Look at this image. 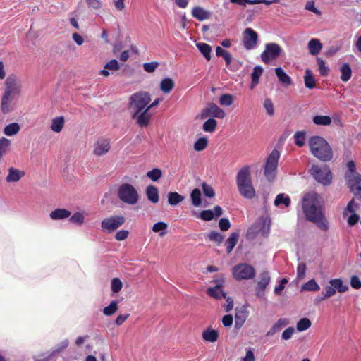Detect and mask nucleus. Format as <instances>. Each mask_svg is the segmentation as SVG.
Instances as JSON below:
<instances>
[{
	"mask_svg": "<svg viewBox=\"0 0 361 361\" xmlns=\"http://www.w3.org/2000/svg\"><path fill=\"white\" fill-rule=\"evenodd\" d=\"M319 195L315 192H309L304 195L302 208L306 219L314 223L322 231L329 230V222L322 211L319 200Z\"/></svg>",
	"mask_w": 361,
	"mask_h": 361,
	"instance_id": "obj_1",
	"label": "nucleus"
},
{
	"mask_svg": "<svg viewBox=\"0 0 361 361\" xmlns=\"http://www.w3.org/2000/svg\"><path fill=\"white\" fill-rule=\"evenodd\" d=\"M21 86L14 75H9L5 81V89L1 101V110L3 114L11 112L18 102Z\"/></svg>",
	"mask_w": 361,
	"mask_h": 361,
	"instance_id": "obj_2",
	"label": "nucleus"
},
{
	"mask_svg": "<svg viewBox=\"0 0 361 361\" xmlns=\"http://www.w3.org/2000/svg\"><path fill=\"white\" fill-rule=\"evenodd\" d=\"M312 154L320 161L326 162L333 158V151L327 141L320 136H312L309 140Z\"/></svg>",
	"mask_w": 361,
	"mask_h": 361,
	"instance_id": "obj_3",
	"label": "nucleus"
},
{
	"mask_svg": "<svg viewBox=\"0 0 361 361\" xmlns=\"http://www.w3.org/2000/svg\"><path fill=\"white\" fill-rule=\"evenodd\" d=\"M236 184L243 197L252 199L255 197L256 192L252 183L249 166H244L239 170L236 176Z\"/></svg>",
	"mask_w": 361,
	"mask_h": 361,
	"instance_id": "obj_4",
	"label": "nucleus"
},
{
	"mask_svg": "<svg viewBox=\"0 0 361 361\" xmlns=\"http://www.w3.org/2000/svg\"><path fill=\"white\" fill-rule=\"evenodd\" d=\"M151 101L150 94L147 92H139L130 97V108L133 110V118L141 111H144Z\"/></svg>",
	"mask_w": 361,
	"mask_h": 361,
	"instance_id": "obj_5",
	"label": "nucleus"
},
{
	"mask_svg": "<svg viewBox=\"0 0 361 361\" xmlns=\"http://www.w3.org/2000/svg\"><path fill=\"white\" fill-rule=\"evenodd\" d=\"M118 197L123 202L130 205L135 204L139 200L137 190L130 183H123L119 186Z\"/></svg>",
	"mask_w": 361,
	"mask_h": 361,
	"instance_id": "obj_6",
	"label": "nucleus"
},
{
	"mask_svg": "<svg viewBox=\"0 0 361 361\" xmlns=\"http://www.w3.org/2000/svg\"><path fill=\"white\" fill-rule=\"evenodd\" d=\"M312 177L324 185H329L332 181V173L327 166L313 165L310 169Z\"/></svg>",
	"mask_w": 361,
	"mask_h": 361,
	"instance_id": "obj_7",
	"label": "nucleus"
},
{
	"mask_svg": "<svg viewBox=\"0 0 361 361\" xmlns=\"http://www.w3.org/2000/svg\"><path fill=\"white\" fill-rule=\"evenodd\" d=\"M279 157L280 153L277 149L272 150L267 157L264 166V176L270 180L275 177Z\"/></svg>",
	"mask_w": 361,
	"mask_h": 361,
	"instance_id": "obj_8",
	"label": "nucleus"
},
{
	"mask_svg": "<svg viewBox=\"0 0 361 361\" xmlns=\"http://www.w3.org/2000/svg\"><path fill=\"white\" fill-rule=\"evenodd\" d=\"M233 275L237 280L252 279L255 276V269L248 264L242 263L233 267Z\"/></svg>",
	"mask_w": 361,
	"mask_h": 361,
	"instance_id": "obj_9",
	"label": "nucleus"
},
{
	"mask_svg": "<svg viewBox=\"0 0 361 361\" xmlns=\"http://www.w3.org/2000/svg\"><path fill=\"white\" fill-rule=\"evenodd\" d=\"M281 52L282 49L278 44L268 43L265 45L264 51L261 54V59L264 63L269 64L276 59Z\"/></svg>",
	"mask_w": 361,
	"mask_h": 361,
	"instance_id": "obj_10",
	"label": "nucleus"
},
{
	"mask_svg": "<svg viewBox=\"0 0 361 361\" xmlns=\"http://www.w3.org/2000/svg\"><path fill=\"white\" fill-rule=\"evenodd\" d=\"M125 221L126 219L122 215L112 216L103 219L101 223V227L102 230L111 233L118 229Z\"/></svg>",
	"mask_w": 361,
	"mask_h": 361,
	"instance_id": "obj_11",
	"label": "nucleus"
},
{
	"mask_svg": "<svg viewBox=\"0 0 361 361\" xmlns=\"http://www.w3.org/2000/svg\"><path fill=\"white\" fill-rule=\"evenodd\" d=\"M257 39L258 35L252 28L247 27L244 30L243 44L246 49L250 50L254 49L257 45Z\"/></svg>",
	"mask_w": 361,
	"mask_h": 361,
	"instance_id": "obj_12",
	"label": "nucleus"
},
{
	"mask_svg": "<svg viewBox=\"0 0 361 361\" xmlns=\"http://www.w3.org/2000/svg\"><path fill=\"white\" fill-rule=\"evenodd\" d=\"M348 185L355 197L361 201V175L355 173L353 177H349Z\"/></svg>",
	"mask_w": 361,
	"mask_h": 361,
	"instance_id": "obj_13",
	"label": "nucleus"
},
{
	"mask_svg": "<svg viewBox=\"0 0 361 361\" xmlns=\"http://www.w3.org/2000/svg\"><path fill=\"white\" fill-rule=\"evenodd\" d=\"M110 140L106 138H99L94 144L93 153L94 155L100 157L106 154L110 149Z\"/></svg>",
	"mask_w": 361,
	"mask_h": 361,
	"instance_id": "obj_14",
	"label": "nucleus"
},
{
	"mask_svg": "<svg viewBox=\"0 0 361 361\" xmlns=\"http://www.w3.org/2000/svg\"><path fill=\"white\" fill-rule=\"evenodd\" d=\"M329 283L331 286L326 288V293H336V290L339 293H344L348 290V286L344 284L340 279H331Z\"/></svg>",
	"mask_w": 361,
	"mask_h": 361,
	"instance_id": "obj_15",
	"label": "nucleus"
},
{
	"mask_svg": "<svg viewBox=\"0 0 361 361\" xmlns=\"http://www.w3.org/2000/svg\"><path fill=\"white\" fill-rule=\"evenodd\" d=\"M271 280L270 274L264 271L259 274L257 283L256 290L257 293L264 292Z\"/></svg>",
	"mask_w": 361,
	"mask_h": 361,
	"instance_id": "obj_16",
	"label": "nucleus"
},
{
	"mask_svg": "<svg viewBox=\"0 0 361 361\" xmlns=\"http://www.w3.org/2000/svg\"><path fill=\"white\" fill-rule=\"evenodd\" d=\"M289 324V319L287 318H280L268 331L267 336H271L276 332L281 331L283 327Z\"/></svg>",
	"mask_w": 361,
	"mask_h": 361,
	"instance_id": "obj_17",
	"label": "nucleus"
},
{
	"mask_svg": "<svg viewBox=\"0 0 361 361\" xmlns=\"http://www.w3.org/2000/svg\"><path fill=\"white\" fill-rule=\"evenodd\" d=\"M148 109H145L138 114L135 118L140 127H147L149 123L152 115L148 113Z\"/></svg>",
	"mask_w": 361,
	"mask_h": 361,
	"instance_id": "obj_18",
	"label": "nucleus"
},
{
	"mask_svg": "<svg viewBox=\"0 0 361 361\" xmlns=\"http://www.w3.org/2000/svg\"><path fill=\"white\" fill-rule=\"evenodd\" d=\"M322 47L323 46L321 42L316 38L311 39L307 44L309 52L311 55L313 56H317L319 54L322 49Z\"/></svg>",
	"mask_w": 361,
	"mask_h": 361,
	"instance_id": "obj_19",
	"label": "nucleus"
},
{
	"mask_svg": "<svg viewBox=\"0 0 361 361\" xmlns=\"http://www.w3.org/2000/svg\"><path fill=\"white\" fill-rule=\"evenodd\" d=\"M120 69V65L116 59H111L104 66V68L100 71V74L104 77H108L110 73L109 71H116Z\"/></svg>",
	"mask_w": 361,
	"mask_h": 361,
	"instance_id": "obj_20",
	"label": "nucleus"
},
{
	"mask_svg": "<svg viewBox=\"0 0 361 361\" xmlns=\"http://www.w3.org/2000/svg\"><path fill=\"white\" fill-rule=\"evenodd\" d=\"M192 16L198 20L202 21L210 18V12L200 6H195L192 10Z\"/></svg>",
	"mask_w": 361,
	"mask_h": 361,
	"instance_id": "obj_21",
	"label": "nucleus"
},
{
	"mask_svg": "<svg viewBox=\"0 0 361 361\" xmlns=\"http://www.w3.org/2000/svg\"><path fill=\"white\" fill-rule=\"evenodd\" d=\"M239 238V233L233 232L225 242L226 250L228 254L231 253L236 245Z\"/></svg>",
	"mask_w": 361,
	"mask_h": 361,
	"instance_id": "obj_22",
	"label": "nucleus"
},
{
	"mask_svg": "<svg viewBox=\"0 0 361 361\" xmlns=\"http://www.w3.org/2000/svg\"><path fill=\"white\" fill-rule=\"evenodd\" d=\"M71 216V212L66 209H56L55 210L52 211L49 216L52 220H61L64 219Z\"/></svg>",
	"mask_w": 361,
	"mask_h": 361,
	"instance_id": "obj_23",
	"label": "nucleus"
},
{
	"mask_svg": "<svg viewBox=\"0 0 361 361\" xmlns=\"http://www.w3.org/2000/svg\"><path fill=\"white\" fill-rule=\"evenodd\" d=\"M207 116H211L218 118H223L225 116V112L216 104L210 105L207 109Z\"/></svg>",
	"mask_w": 361,
	"mask_h": 361,
	"instance_id": "obj_24",
	"label": "nucleus"
},
{
	"mask_svg": "<svg viewBox=\"0 0 361 361\" xmlns=\"http://www.w3.org/2000/svg\"><path fill=\"white\" fill-rule=\"evenodd\" d=\"M263 68L262 66H257L254 67L253 71L251 73V85L250 89H254L259 83V78L262 75Z\"/></svg>",
	"mask_w": 361,
	"mask_h": 361,
	"instance_id": "obj_25",
	"label": "nucleus"
},
{
	"mask_svg": "<svg viewBox=\"0 0 361 361\" xmlns=\"http://www.w3.org/2000/svg\"><path fill=\"white\" fill-rule=\"evenodd\" d=\"M25 173L18 169H14L13 167H11L8 169V174L6 177V180L8 182H17L23 176Z\"/></svg>",
	"mask_w": 361,
	"mask_h": 361,
	"instance_id": "obj_26",
	"label": "nucleus"
},
{
	"mask_svg": "<svg viewBox=\"0 0 361 361\" xmlns=\"http://www.w3.org/2000/svg\"><path fill=\"white\" fill-rule=\"evenodd\" d=\"M147 199L152 203H157L159 200L158 189L156 186L150 185L146 189Z\"/></svg>",
	"mask_w": 361,
	"mask_h": 361,
	"instance_id": "obj_27",
	"label": "nucleus"
},
{
	"mask_svg": "<svg viewBox=\"0 0 361 361\" xmlns=\"http://www.w3.org/2000/svg\"><path fill=\"white\" fill-rule=\"evenodd\" d=\"M276 75L278 77L279 80L285 85L286 86H289L292 83V80L289 75H288L286 72L281 68H276L275 69Z\"/></svg>",
	"mask_w": 361,
	"mask_h": 361,
	"instance_id": "obj_28",
	"label": "nucleus"
},
{
	"mask_svg": "<svg viewBox=\"0 0 361 361\" xmlns=\"http://www.w3.org/2000/svg\"><path fill=\"white\" fill-rule=\"evenodd\" d=\"M174 87V81L169 78H164L160 82V90L166 94L170 93Z\"/></svg>",
	"mask_w": 361,
	"mask_h": 361,
	"instance_id": "obj_29",
	"label": "nucleus"
},
{
	"mask_svg": "<svg viewBox=\"0 0 361 361\" xmlns=\"http://www.w3.org/2000/svg\"><path fill=\"white\" fill-rule=\"evenodd\" d=\"M202 338L207 342L214 343L217 341L219 338V333L216 330L207 329L203 331Z\"/></svg>",
	"mask_w": 361,
	"mask_h": 361,
	"instance_id": "obj_30",
	"label": "nucleus"
},
{
	"mask_svg": "<svg viewBox=\"0 0 361 361\" xmlns=\"http://www.w3.org/2000/svg\"><path fill=\"white\" fill-rule=\"evenodd\" d=\"M184 196L177 192H169L168 193V202L171 206H176L184 200Z\"/></svg>",
	"mask_w": 361,
	"mask_h": 361,
	"instance_id": "obj_31",
	"label": "nucleus"
},
{
	"mask_svg": "<svg viewBox=\"0 0 361 361\" xmlns=\"http://www.w3.org/2000/svg\"><path fill=\"white\" fill-rule=\"evenodd\" d=\"M290 198L283 193L279 194L274 202V205L278 207L281 204H283L286 207H288L290 205Z\"/></svg>",
	"mask_w": 361,
	"mask_h": 361,
	"instance_id": "obj_32",
	"label": "nucleus"
},
{
	"mask_svg": "<svg viewBox=\"0 0 361 361\" xmlns=\"http://www.w3.org/2000/svg\"><path fill=\"white\" fill-rule=\"evenodd\" d=\"M320 290L319 286L314 279H310L301 287V291L317 292Z\"/></svg>",
	"mask_w": 361,
	"mask_h": 361,
	"instance_id": "obj_33",
	"label": "nucleus"
},
{
	"mask_svg": "<svg viewBox=\"0 0 361 361\" xmlns=\"http://www.w3.org/2000/svg\"><path fill=\"white\" fill-rule=\"evenodd\" d=\"M64 118L63 116H59L52 120L51 129L56 133H59L62 130L64 126Z\"/></svg>",
	"mask_w": 361,
	"mask_h": 361,
	"instance_id": "obj_34",
	"label": "nucleus"
},
{
	"mask_svg": "<svg viewBox=\"0 0 361 361\" xmlns=\"http://www.w3.org/2000/svg\"><path fill=\"white\" fill-rule=\"evenodd\" d=\"M341 80L343 82H348L352 75V70L348 63H344L341 66Z\"/></svg>",
	"mask_w": 361,
	"mask_h": 361,
	"instance_id": "obj_35",
	"label": "nucleus"
},
{
	"mask_svg": "<svg viewBox=\"0 0 361 361\" xmlns=\"http://www.w3.org/2000/svg\"><path fill=\"white\" fill-rule=\"evenodd\" d=\"M199 51L202 53V54L205 57L207 61L211 59V51L212 47L204 42H200L196 44Z\"/></svg>",
	"mask_w": 361,
	"mask_h": 361,
	"instance_id": "obj_36",
	"label": "nucleus"
},
{
	"mask_svg": "<svg viewBox=\"0 0 361 361\" xmlns=\"http://www.w3.org/2000/svg\"><path fill=\"white\" fill-rule=\"evenodd\" d=\"M305 85L308 89H312L316 86V81L310 69L305 71V75L304 76Z\"/></svg>",
	"mask_w": 361,
	"mask_h": 361,
	"instance_id": "obj_37",
	"label": "nucleus"
},
{
	"mask_svg": "<svg viewBox=\"0 0 361 361\" xmlns=\"http://www.w3.org/2000/svg\"><path fill=\"white\" fill-rule=\"evenodd\" d=\"M190 199L193 206L197 207L201 205L202 195L200 190L198 188H195L192 190L190 193Z\"/></svg>",
	"mask_w": 361,
	"mask_h": 361,
	"instance_id": "obj_38",
	"label": "nucleus"
},
{
	"mask_svg": "<svg viewBox=\"0 0 361 361\" xmlns=\"http://www.w3.org/2000/svg\"><path fill=\"white\" fill-rule=\"evenodd\" d=\"M20 130V126L17 123H12L7 125L4 130V133L7 136L16 135Z\"/></svg>",
	"mask_w": 361,
	"mask_h": 361,
	"instance_id": "obj_39",
	"label": "nucleus"
},
{
	"mask_svg": "<svg viewBox=\"0 0 361 361\" xmlns=\"http://www.w3.org/2000/svg\"><path fill=\"white\" fill-rule=\"evenodd\" d=\"M312 120L313 123L318 126H329L331 123V118L329 116H315Z\"/></svg>",
	"mask_w": 361,
	"mask_h": 361,
	"instance_id": "obj_40",
	"label": "nucleus"
},
{
	"mask_svg": "<svg viewBox=\"0 0 361 361\" xmlns=\"http://www.w3.org/2000/svg\"><path fill=\"white\" fill-rule=\"evenodd\" d=\"M11 147V140L6 138H0V161L4 155H5L9 150Z\"/></svg>",
	"mask_w": 361,
	"mask_h": 361,
	"instance_id": "obj_41",
	"label": "nucleus"
},
{
	"mask_svg": "<svg viewBox=\"0 0 361 361\" xmlns=\"http://www.w3.org/2000/svg\"><path fill=\"white\" fill-rule=\"evenodd\" d=\"M217 122L214 118L207 119L202 126L204 131L207 133H213L216 128Z\"/></svg>",
	"mask_w": 361,
	"mask_h": 361,
	"instance_id": "obj_42",
	"label": "nucleus"
},
{
	"mask_svg": "<svg viewBox=\"0 0 361 361\" xmlns=\"http://www.w3.org/2000/svg\"><path fill=\"white\" fill-rule=\"evenodd\" d=\"M247 319V314L245 312H238L235 316V327L240 329Z\"/></svg>",
	"mask_w": 361,
	"mask_h": 361,
	"instance_id": "obj_43",
	"label": "nucleus"
},
{
	"mask_svg": "<svg viewBox=\"0 0 361 361\" xmlns=\"http://www.w3.org/2000/svg\"><path fill=\"white\" fill-rule=\"evenodd\" d=\"M216 300L222 298L226 299V305H224V309L226 312H230L233 308V300L231 297L226 298V295H211Z\"/></svg>",
	"mask_w": 361,
	"mask_h": 361,
	"instance_id": "obj_44",
	"label": "nucleus"
},
{
	"mask_svg": "<svg viewBox=\"0 0 361 361\" xmlns=\"http://www.w3.org/2000/svg\"><path fill=\"white\" fill-rule=\"evenodd\" d=\"M207 238L210 241L220 245L224 239V235L217 231H212L207 234Z\"/></svg>",
	"mask_w": 361,
	"mask_h": 361,
	"instance_id": "obj_45",
	"label": "nucleus"
},
{
	"mask_svg": "<svg viewBox=\"0 0 361 361\" xmlns=\"http://www.w3.org/2000/svg\"><path fill=\"white\" fill-rule=\"evenodd\" d=\"M118 301L113 300L109 305L104 307L103 310V313L106 316H111L114 314L118 310Z\"/></svg>",
	"mask_w": 361,
	"mask_h": 361,
	"instance_id": "obj_46",
	"label": "nucleus"
},
{
	"mask_svg": "<svg viewBox=\"0 0 361 361\" xmlns=\"http://www.w3.org/2000/svg\"><path fill=\"white\" fill-rule=\"evenodd\" d=\"M208 145V140L207 137L199 138L194 144V149L197 152L204 150Z\"/></svg>",
	"mask_w": 361,
	"mask_h": 361,
	"instance_id": "obj_47",
	"label": "nucleus"
},
{
	"mask_svg": "<svg viewBox=\"0 0 361 361\" xmlns=\"http://www.w3.org/2000/svg\"><path fill=\"white\" fill-rule=\"evenodd\" d=\"M167 227H168V225L166 223L160 221V222H157L153 225L152 231L155 233L161 231L159 234V235L161 237V236H164L166 233V232L164 231L166 230L167 228Z\"/></svg>",
	"mask_w": 361,
	"mask_h": 361,
	"instance_id": "obj_48",
	"label": "nucleus"
},
{
	"mask_svg": "<svg viewBox=\"0 0 361 361\" xmlns=\"http://www.w3.org/2000/svg\"><path fill=\"white\" fill-rule=\"evenodd\" d=\"M295 144L298 147H302L305 141V132L298 131L294 135Z\"/></svg>",
	"mask_w": 361,
	"mask_h": 361,
	"instance_id": "obj_49",
	"label": "nucleus"
},
{
	"mask_svg": "<svg viewBox=\"0 0 361 361\" xmlns=\"http://www.w3.org/2000/svg\"><path fill=\"white\" fill-rule=\"evenodd\" d=\"M311 326V322L307 318H302L299 320V322L297 323V330L298 331H303L307 330L308 328H310Z\"/></svg>",
	"mask_w": 361,
	"mask_h": 361,
	"instance_id": "obj_50",
	"label": "nucleus"
},
{
	"mask_svg": "<svg viewBox=\"0 0 361 361\" xmlns=\"http://www.w3.org/2000/svg\"><path fill=\"white\" fill-rule=\"evenodd\" d=\"M162 176V172L159 169H154L147 173V176L152 181H157Z\"/></svg>",
	"mask_w": 361,
	"mask_h": 361,
	"instance_id": "obj_51",
	"label": "nucleus"
},
{
	"mask_svg": "<svg viewBox=\"0 0 361 361\" xmlns=\"http://www.w3.org/2000/svg\"><path fill=\"white\" fill-rule=\"evenodd\" d=\"M202 188L204 195L206 197H207L209 198H212L215 196L214 190L213 189V188L211 185H208L207 183H205V182L202 183Z\"/></svg>",
	"mask_w": 361,
	"mask_h": 361,
	"instance_id": "obj_52",
	"label": "nucleus"
},
{
	"mask_svg": "<svg viewBox=\"0 0 361 361\" xmlns=\"http://www.w3.org/2000/svg\"><path fill=\"white\" fill-rule=\"evenodd\" d=\"M233 102V97L231 94H224L220 97L219 103L224 106H231Z\"/></svg>",
	"mask_w": 361,
	"mask_h": 361,
	"instance_id": "obj_53",
	"label": "nucleus"
},
{
	"mask_svg": "<svg viewBox=\"0 0 361 361\" xmlns=\"http://www.w3.org/2000/svg\"><path fill=\"white\" fill-rule=\"evenodd\" d=\"M317 62L320 75L322 76L327 75L329 69L326 66L324 61L321 58H317Z\"/></svg>",
	"mask_w": 361,
	"mask_h": 361,
	"instance_id": "obj_54",
	"label": "nucleus"
},
{
	"mask_svg": "<svg viewBox=\"0 0 361 361\" xmlns=\"http://www.w3.org/2000/svg\"><path fill=\"white\" fill-rule=\"evenodd\" d=\"M122 286V281L118 278H114L111 280V288L114 293H116L119 292L121 290Z\"/></svg>",
	"mask_w": 361,
	"mask_h": 361,
	"instance_id": "obj_55",
	"label": "nucleus"
},
{
	"mask_svg": "<svg viewBox=\"0 0 361 361\" xmlns=\"http://www.w3.org/2000/svg\"><path fill=\"white\" fill-rule=\"evenodd\" d=\"M264 108L266 109L267 114L273 116L274 114V107L271 99L267 98L263 104Z\"/></svg>",
	"mask_w": 361,
	"mask_h": 361,
	"instance_id": "obj_56",
	"label": "nucleus"
},
{
	"mask_svg": "<svg viewBox=\"0 0 361 361\" xmlns=\"http://www.w3.org/2000/svg\"><path fill=\"white\" fill-rule=\"evenodd\" d=\"M85 217L80 212L74 213L70 218V221L73 224H82L84 222Z\"/></svg>",
	"mask_w": 361,
	"mask_h": 361,
	"instance_id": "obj_57",
	"label": "nucleus"
},
{
	"mask_svg": "<svg viewBox=\"0 0 361 361\" xmlns=\"http://www.w3.org/2000/svg\"><path fill=\"white\" fill-rule=\"evenodd\" d=\"M307 267L305 263L300 262L297 267V277L299 279H302L305 276Z\"/></svg>",
	"mask_w": 361,
	"mask_h": 361,
	"instance_id": "obj_58",
	"label": "nucleus"
},
{
	"mask_svg": "<svg viewBox=\"0 0 361 361\" xmlns=\"http://www.w3.org/2000/svg\"><path fill=\"white\" fill-rule=\"evenodd\" d=\"M159 65V63L157 61L145 63L143 64V69L147 73H152L158 68Z\"/></svg>",
	"mask_w": 361,
	"mask_h": 361,
	"instance_id": "obj_59",
	"label": "nucleus"
},
{
	"mask_svg": "<svg viewBox=\"0 0 361 361\" xmlns=\"http://www.w3.org/2000/svg\"><path fill=\"white\" fill-rule=\"evenodd\" d=\"M214 217L213 211L210 209L203 210L200 214V218L204 221H211Z\"/></svg>",
	"mask_w": 361,
	"mask_h": 361,
	"instance_id": "obj_60",
	"label": "nucleus"
},
{
	"mask_svg": "<svg viewBox=\"0 0 361 361\" xmlns=\"http://www.w3.org/2000/svg\"><path fill=\"white\" fill-rule=\"evenodd\" d=\"M219 226L222 231H226L230 228L231 223L228 219L222 218L219 221Z\"/></svg>",
	"mask_w": 361,
	"mask_h": 361,
	"instance_id": "obj_61",
	"label": "nucleus"
},
{
	"mask_svg": "<svg viewBox=\"0 0 361 361\" xmlns=\"http://www.w3.org/2000/svg\"><path fill=\"white\" fill-rule=\"evenodd\" d=\"M350 283L351 287L355 289H360L361 288V280L357 276H351Z\"/></svg>",
	"mask_w": 361,
	"mask_h": 361,
	"instance_id": "obj_62",
	"label": "nucleus"
},
{
	"mask_svg": "<svg viewBox=\"0 0 361 361\" xmlns=\"http://www.w3.org/2000/svg\"><path fill=\"white\" fill-rule=\"evenodd\" d=\"M129 235V232L127 230H121L116 233L115 238L118 240H126Z\"/></svg>",
	"mask_w": 361,
	"mask_h": 361,
	"instance_id": "obj_63",
	"label": "nucleus"
},
{
	"mask_svg": "<svg viewBox=\"0 0 361 361\" xmlns=\"http://www.w3.org/2000/svg\"><path fill=\"white\" fill-rule=\"evenodd\" d=\"M294 332L295 329L293 327H288L282 333L281 338L283 340H288L292 337Z\"/></svg>",
	"mask_w": 361,
	"mask_h": 361,
	"instance_id": "obj_64",
	"label": "nucleus"
}]
</instances>
